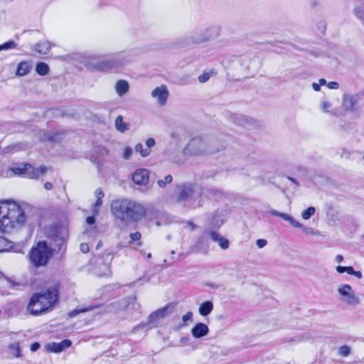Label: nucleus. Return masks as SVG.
<instances>
[{
  "label": "nucleus",
  "mask_w": 364,
  "mask_h": 364,
  "mask_svg": "<svg viewBox=\"0 0 364 364\" xmlns=\"http://www.w3.org/2000/svg\"><path fill=\"white\" fill-rule=\"evenodd\" d=\"M26 215L23 208L16 202L0 203V230L9 232L23 227Z\"/></svg>",
  "instance_id": "1"
},
{
  "label": "nucleus",
  "mask_w": 364,
  "mask_h": 364,
  "mask_svg": "<svg viewBox=\"0 0 364 364\" xmlns=\"http://www.w3.org/2000/svg\"><path fill=\"white\" fill-rule=\"evenodd\" d=\"M111 210L117 219L125 223L137 222L146 213V209L142 204L127 198L114 200Z\"/></svg>",
  "instance_id": "2"
},
{
  "label": "nucleus",
  "mask_w": 364,
  "mask_h": 364,
  "mask_svg": "<svg viewBox=\"0 0 364 364\" xmlns=\"http://www.w3.org/2000/svg\"><path fill=\"white\" fill-rule=\"evenodd\" d=\"M58 285L49 287L44 293L33 295L28 305V310L33 315H38L51 308L58 299Z\"/></svg>",
  "instance_id": "3"
},
{
  "label": "nucleus",
  "mask_w": 364,
  "mask_h": 364,
  "mask_svg": "<svg viewBox=\"0 0 364 364\" xmlns=\"http://www.w3.org/2000/svg\"><path fill=\"white\" fill-rule=\"evenodd\" d=\"M223 148L224 146H217V142L209 136H197L189 141L184 152L191 156H203L214 154Z\"/></svg>",
  "instance_id": "4"
},
{
  "label": "nucleus",
  "mask_w": 364,
  "mask_h": 364,
  "mask_svg": "<svg viewBox=\"0 0 364 364\" xmlns=\"http://www.w3.org/2000/svg\"><path fill=\"white\" fill-rule=\"evenodd\" d=\"M203 189L197 185L185 183L180 187L178 202L184 203V205L191 208H199L202 205Z\"/></svg>",
  "instance_id": "5"
},
{
  "label": "nucleus",
  "mask_w": 364,
  "mask_h": 364,
  "mask_svg": "<svg viewBox=\"0 0 364 364\" xmlns=\"http://www.w3.org/2000/svg\"><path fill=\"white\" fill-rule=\"evenodd\" d=\"M10 169L16 175L31 179H38L46 173L48 168L46 166L34 168L31 164L25 163L13 166Z\"/></svg>",
  "instance_id": "6"
},
{
  "label": "nucleus",
  "mask_w": 364,
  "mask_h": 364,
  "mask_svg": "<svg viewBox=\"0 0 364 364\" xmlns=\"http://www.w3.org/2000/svg\"><path fill=\"white\" fill-rule=\"evenodd\" d=\"M29 256L31 262L34 267L45 266L50 256L46 242H39L36 247L31 249Z\"/></svg>",
  "instance_id": "7"
},
{
  "label": "nucleus",
  "mask_w": 364,
  "mask_h": 364,
  "mask_svg": "<svg viewBox=\"0 0 364 364\" xmlns=\"http://www.w3.org/2000/svg\"><path fill=\"white\" fill-rule=\"evenodd\" d=\"M340 300L349 306H357L360 300L349 284H341L338 288Z\"/></svg>",
  "instance_id": "8"
},
{
  "label": "nucleus",
  "mask_w": 364,
  "mask_h": 364,
  "mask_svg": "<svg viewBox=\"0 0 364 364\" xmlns=\"http://www.w3.org/2000/svg\"><path fill=\"white\" fill-rule=\"evenodd\" d=\"M114 254L111 252H105L103 255V259H98L97 264L99 266L94 270L95 274L98 277H106L110 274V266L113 259Z\"/></svg>",
  "instance_id": "9"
},
{
  "label": "nucleus",
  "mask_w": 364,
  "mask_h": 364,
  "mask_svg": "<svg viewBox=\"0 0 364 364\" xmlns=\"http://www.w3.org/2000/svg\"><path fill=\"white\" fill-rule=\"evenodd\" d=\"M207 39L208 38H205L201 31H200L178 41L177 45L180 48H188L193 46L206 42Z\"/></svg>",
  "instance_id": "10"
},
{
  "label": "nucleus",
  "mask_w": 364,
  "mask_h": 364,
  "mask_svg": "<svg viewBox=\"0 0 364 364\" xmlns=\"http://www.w3.org/2000/svg\"><path fill=\"white\" fill-rule=\"evenodd\" d=\"M267 213L271 214L272 215L280 217L283 220L288 221L294 228L301 229L303 231L307 233H313V229L304 227L302 224L295 220L291 215L287 213H280L274 209L269 210Z\"/></svg>",
  "instance_id": "11"
},
{
  "label": "nucleus",
  "mask_w": 364,
  "mask_h": 364,
  "mask_svg": "<svg viewBox=\"0 0 364 364\" xmlns=\"http://www.w3.org/2000/svg\"><path fill=\"white\" fill-rule=\"evenodd\" d=\"M121 65L122 63L119 60L114 58L92 63V69L97 71H107Z\"/></svg>",
  "instance_id": "12"
},
{
  "label": "nucleus",
  "mask_w": 364,
  "mask_h": 364,
  "mask_svg": "<svg viewBox=\"0 0 364 364\" xmlns=\"http://www.w3.org/2000/svg\"><path fill=\"white\" fill-rule=\"evenodd\" d=\"M133 182L139 186H146L149 181V171L146 168H138L132 174Z\"/></svg>",
  "instance_id": "13"
},
{
  "label": "nucleus",
  "mask_w": 364,
  "mask_h": 364,
  "mask_svg": "<svg viewBox=\"0 0 364 364\" xmlns=\"http://www.w3.org/2000/svg\"><path fill=\"white\" fill-rule=\"evenodd\" d=\"M127 301L125 299H121L104 306V309L101 312L118 314L124 311L127 307Z\"/></svg>",
  "instance_id": "14"
},
{
  "label": "nucleus",
  "mask_w": 364,
  "mask_h": 364,
  "mask_svg": "<svg viewBox=\"0 0 364 364\" xmlns=\"http://www.w3.org/2000/svg\"><path fill=\"white\" fill-rule=\"evenodd\" d=\"M174 305L172 304H168L163 308H161L151 314L149 316V323H155L159 319L163 318L167 315H168L171 312V310H173Z\"/></svg>",
  "instance_id": "15"
},
{
  "label": "nucleus",
  "mask_w": 364,
  "mask_h": 364,
  "mask_svg": "<svg viewBox=\"0 0 364 364\" xmlns=\"http://www.w3.org/2000/svg\"><path fill=\"white\" fill-rule=\"evenodd\" d=\"M151 97L156 99L158 103L163 106L166 103L168 97V91L167 87L166 85H161L160 87H156L151 92Z\"/></svg>",
  "instance_id": "16"
},
{
  "label": "nucleus",
  "mask_w": 364,
  "mask_h": 364,
  "mask_svg": "<svg viewBox=\"0 0 364 364\" xmlns=\"http://www.w3.org/2000/svg\"><path fill=\"white\" fill-rule=\"evenodd\" d=\"M53 234V240L54 242V250L60 249L65 240V230L63 228H55L51 230Z\"/></svg>",
  "instance_id": "17"
},
{
  "label": "nucleus",
  "mask_w": 364,
  "mask_h": 364,
  "mask_svg": "<svg viewBox=\"0 0 364 364\" xmlns=\"http://www.w3.org/2000/svg\"><path fill=\"white\" fill-rule=\"evenodd\" d=\"M72 345V341L65 339L60 343L53 342L47 346L48 350L52 353H58L68 348Z\"/></svg>",
  "instance_id": "18"
},
{
  "label": "nucleus",
  "mask_w": 364,
  "mask_h": 364,
  "mask_svg": "<svg viewBox=\"0 0 364 364\" xmlns=\"http://www.w3.org/2000/svg\"><path fill=\"white\" fill-rule=\"evenodd\" d=\"M191 332L195 338H200L208 334L209 328L206 324L199 322L191 328Z\"/></svg>",
  "instance_id": "19"
},
{
  "label": "nucleus",
  "mask_w": 364,
  "mask_h": 364,
  "mask_svg": "<svg viewBox=\"0 0 364 364\" xmlns=\"http://www.w3.org/2000/svg\"><path fill=\"white\" fill-rule=\"evenodd\" d=\"M360 96L355 95H345L343 99V105L345 109L351 110L358 103Z\"/></svg>",
  "instance_id": "20"
},
{
  "label": "nucleus",
  "mask_w": 364,
  "mask_h": 364,
  "mask_svg": "<svg viewBox=\"0 0 364 364\" xmlns=\"http://www.w3.org/2000/svg\"><path fill=\"white\" fill-rule=\"evenodd\" d=\"M209 235L210 239L213 242H217L222 250H225L228 249L230 246V242L228 240H227L225 237H224L223 236H222L220 234L215 231H210Z\"/></svg>",
  "instance_id": "21"
},
{
  "label": "nucleus",
  "mask_w": 364,
  "mask_h": 364,
  "mask_svg": "<svg viewBox=\"0 0 364 364\" xmlns=\"http://www.w3.org/2000/svg\"><path fill=\"white\" fill-rule=\"evenodd\" d=\"M226 220V214L225 211H216L212 218L211 225L213 227H221Z\"/></svg>",
  "instance_id": "22"
},
{
  "label": "nucleus",
  "mask_w": 364,
  "mask_h": 364,
  "mask_svg": "<svg viewBox=\"0 0 364 364\" xmlns=\"http://www.w3.org/2000/svg\"><path fill=\"white\" fill-rule=\"evenodd\" d=\"M234 122L246 128H249L254 124V121L251 118L241 114H237L234 117Z\"/></svg>",
  "instance_id": "23"
},
{
  "label": "nucleus",
  "mask_w": 364,
  "mask_h": 364,
  "mask_svg": "<svg viewBox=\"0 0 364 364\" xmlns=\"http://www.w3.org/2000/svg\"><path fill=\"white\" fill-rule=\"evenodd\" d=\"M32 68V65L28 61H22L17 65L16 75L17 76H24L28 74Z\"/></svg>",
  "instance_id": "24"
},
{
  "label": "nucleus",
  "mask_w": 364,
  "mask_h": 364,
  "mask_svg": "<svg viewBox=\"0 0 364 364\" xmlns=\"http://www.w3.org/2000/svg\"><path fill=\"white\" fill-rule=\"evenodd\" d=\"M129 89V85L127 80H119L115 84V90L119 97L124 95Z\"/></svg>",
  "instance_id": "25"
},
{
  "label": "nucleus",
  "mask_w": 364,
  "mask_h": 364,
  "mask_svg": "<svg viewBox=\"0 0 364 364\" xmlns=\"http://www.w3.org/2000/svg\"><path fill=\"white\" fill-rule=\"evenodd\" d=\"M96 201L93 205L92 212L94 215H97L99 213L100 207L102 204V198L105 196L103 191L101 188H97L95 191Z\"/></svg>",
  "instance_id": "26"
},
{
  "label": "nucleus",
  "mask_w": 364,
  "mask_h": 364,
  "mask_svg": "<svg viewBox=\"0 0 364 364\" xmlns=\"http://www.w3.org/2000/svg\"><path fill=\"white\" fill-rule=\"evenodd\" d=\"M102 307V306L101 304H96V305H89L86 307H84V308H80V309H74L71 311H70L68 313V316L70 318H73L75 317V316L78 315L80 313H85V312H87V311H93L96 309H99V308H101Z\"/></svg>",
  "instance_id": "27"
},
{
  "label": "nucleus",
  "mask_w": 364,
  "mask_h": 364,
  "mask_svg": "<svg viewBox=\"0 0 364 364\" xmlns=\"http://www.w3.org/2000/svg\"><path fill=\"white\" fill-rule=\"evenodd\" d=\"M205 38H208L207 41L218 37L220 34V29L217 26H212L203 31H201Z\"/></svg>",
  "instance_id": "28"
},
{
  "label": "nucleus",
  "mask_w": 364,
  "mask_h": 364,
  "mask_svg": "<svg viewBox=\"0 0 364 364\" xmlns=\"http://www.w3.org/2000/svg\"><path fill=\"white\" fill-rule=\"evenodd\" d=\"M213 309V304L210 301L203 302L199 306V313L203 316L209 315Z\"/></svg>",
  "instance_id": "29"
},
{
  "label": "nucleus",
  "mask_w": 364,
  "mask_h": 364,
  "mask_svg": "<svg viewBox=\"0 0 364 364\" xmlns=\"http://www.w3.org/2000/svg\"><path fill=\"white\" fill-rule=\"evenodd\" d=\"M50 43L47 41H43L35 46V50L40 54H47L50 49Z\"/></svg>",
  "instance_id": "30"
},
{
  "label": "nucleus",
  "mask_w": 364,
  "mask_h": 364,
  "mask_svg": "<svg viewBox=\"0 0 364 364\" xmlns=\"http://www.w3.org/2000/svg\"><path fill=\"white\" fill-rule=\"evenodd\" d=\"M49 66L43 62H40L36 64V71L42 76L47 75L49 73Z\"/></svg>",
  "instance_id": "31"
},
{
  "label": "nucleus",
  "mask_w": 364,
  "mask_h": 364,
  "mask_svg": "<svg viewBox=\"0 0 364 364\" xmlns=\"http://www.w3.org/2000/svg\"><path fill=\"white\" fill-rule=\"evenodd\" d=\"M12 247L11 242L4 237H0V252L9 251Z\"/></svg>",
  "instance_id": "32"
},
{
  "label": "nucleus",
  "mask_w": 364,
  "mask_h": 364,
  "mask_svg": "<svg viewBox=\"0 0 364 364\" xmlns=\"http://www.w3.org/2000/svg\"><path fill=\"white\" fill-rule=\"evenodd\" d=\"M14 305L13 304H8L7 305L2 306L0 309V317H9L13 315V313H9L8 311L11 310Z\"/></svg>",
  "instance_id": "33"
},
{
  "label": "nucleus",
  "mask_w": 364,
  "mask_h": 364,
  "mask_svg": "<svg viewBox=\"0 0 364 364\" xmlns=\"http://www.w3.org/2000/svg\"><path fill=\"white\" fill-rule=\"evenodd\" d=\"M115 127L117 130L121 132H124L128 128L127 124L123 121V117L122 116H118L115 119Z\"/></svg>",
  "instance_id": "34"
},
{
  "label": "nucleus",
  "mask_w": 364,
  "mask_h": 364,
  "mask_svg": "<svg viewBox=\"0 0 364 364\" xmlns=\"http://www.w3.org/2000/svg\"><path fill=\"white\" fill-rule=\"evenodd\" d=\"M203 194H205L207 197H220L223 196V192L220 189L218 188H211V189H206L205 192H203Z\"/></svg>",
  "instance_id": "35"
},
{
  "label": "nucleus",
  "mask_w": 364,
  "mask_h": 364,
  "mask_svg": "<svg viewBox=\"0 0 364 364\" xmlns=\"http://www.w3.org/2000/svg\"><path fill=\"white\" fill-rule=\"evenodd\" d=\"M135 151L141 154L142 157H146L151 154V150L149 149H144L141 143H138L135 146Z\"/></svg>",
  "instance_id": "36"
},
{
  "label": "nucleus",
  "mask_w": 364,
  "mask_h": 364,
  "mask_svg": "<svg viewBox=\"0 0 364 364\" xmlns=\"http://www.w3.org/2000/svg\"><path fill=\"white\" fill-rule=\"evenodd\" d=\"M354 14L364 23V3L354 9Z\"/></svg>",
  "instance_id": "37"
},
{
  "label": "nucleus",
  "mask_w": 364,
  "mask_h": 364,
  "mask_svg": "<svg viewBox=\"0 0 364 364\" xmlns=\"http://www.w3.org/2000/svg\"><path fill=\"white\" fill-rule=\"evenodd\" d=\"M350 347L346 345L342 346L338 349V354L343 357L348 356L350 354Z\"/></svg>",
  "instance_id": "38"
},
{
  "label": "nucleus",
  "mask_w": 364,
  "mask_h": 364,
  "mask_svg": "<svg viewBox=\"0 0 364 364\" xmlns=\"http://www.w3.org/2000/svg\"><path fill=\"white\" fill-rule=\"evenodd\" d=\"M9 348H10V350H11L12 354L16 358H19L21 356V349H20L18 343H14L11 344Z\"/></svg>",
  "instance_id": "39"
},
{
  "label": "nucleus",
  "mask_w": 364,
  "mask_h": 364,
  "mask_svg": "<svg viewBox=\"0 0 364 364\" xmlns=\"http://www.w3.org/2000/svg\"><path fill=\"white\" fill-rule=\"evenodd\" d=\"M173 181V177L171 175H167L164 179H160L157 181V184L160 188H164L168 183H171Z\"/></svg>",
  "instance_id": "40"
},
{
  "label": "nucleus",
  "mask_w": 364,
  "mask_h": 364,
  "mask_svg": "<svg viewBox=\"0 0 364 364\" xmlns=\"http://www.w3.org/2000/svg\"><path fill=\"white\" fill-rule=\"evenodd\" d=\"M316 212V209L314 207H309L306 210H305L301 216L304 220H309Z\"/></svg>",
  "instance_id": "41"
},
{
  "label": "nucleus",
  "mask_w": 364,
  "mask_h": 364,
  "mask_svg": "<svg viewBox=\"0 0 364 364\" xmlns=\"http://www.w3.org/2000/svg\"><path fill=\"white\" fill-rule=\"evenodd\" d=\"M17 47V44L14 41H9L0 45V50L14 49Z\"/></svg>",
  "instance_id": "42"
},
{
  "label": "nucleus",
  "mask_w": 364,
  "mask_h": 364,
  "mask_svg": "<svg viewBox=\"0 0 364 364\" xmlns=\"http://www.w3.org/2000/svg\"><path fill=\"white\" fill-rule=\"evenodd\" d=\"M182 321H183V323L182 325H181V326H186V323L187 321L192 322L193 321V313L191 311L187 312L186 314L183 316Z\"/></svg>",
  "instance_id": "43"
},
{
  "label": "nucleus",
  "mask_w": 364,
  "mask_h": 364,
  "mask_svg": "<svg viewBox=\"0 0 364 364\" xmlns=\"http://www.w3.org/2000/svg\"><path fill=\"white\" fill-rule=\"evenodd\" d=\"M132 153H133L132 149L129 146H127L124 150V153L122 154V158L125 160H128L130 159Z\"/></svg>",
  "instance_id": "44"
},
{
  "label": "nucleus",
  "mask_w": 364,
  "mask_h": 364,
  "mask_svg": "<svg viewBox=\"0 0 364 364\" xmlns=\"http://www.w3.org/2000/svg\"><path fill=\"white\" fill-rule=\"evenodd\" d=\"M331 105L327 101H322L321 102V109L324 112H328V109L331 107Z\"/></svg>",
  "instance_id": "45"
},
{
  "label": "nucleus",
  "mask_w": 364,
  "mask_h": 364,
  "mask_svg": "<svg viewBox=\"0 0 364 364\" xmlns=\"http://www.w3.org/2000/svg\"><path fill=\"white\" fill-rule=\"evenodd\" d=\"M210 79V74L208 73H204L198 77V80L200 82H205Z\"/></svg>",
  "instance_id": "46"
},
{
  "label": "nucleus",
  "mask_w": 364,
  "mask_h": 364,
  "mask_svg": "<svg viewBox=\"0 0 364 364\" xmlns=\"http://www.w3.org/2000/svg\"><path fill=\"white\" fill-rule=\"evenodd\" d=\"M132 241H139L141 237V234L139 232H135L130 234Z\"/></svg>",
  "instance_id": "47"
},
{
  "label": "nucleus",
  "mask_w": 364,
  "mask_h": 364,
  "mask_svg": "<svg viewBox=\"0 0 364 364\" xmlns=\"http://www.w3.org/2000/svg\"><path fill=\"white\" fill-rule=\"evenodd\" d=\"M9 282V279L0 274V289L6 286Z\"/></svg>",
  "instance_id": "48"
},
{
  "label": "nucleus",
  "mask_w": 364,
  "mask_h": 364,
  "mask_svg": "<svg viewBox=\"0 0 364 364\" xmlns=\"http://www.w3.org/2000/svg\"><path fill=\"white\" fill-rule=\"evenodd\" d=\"M145 144H146V146H147L146 149H150L151 148H152L155 146L156 141H155L154 139L149 138L146 139Z\"/></svg>",
  "instance_id": "49"
},
{
  "label": "nucleus",
  "mask_w": 364,
  "mask_h": 364,
  "mask_svg": "<svg viewBox=\"0 0 364 364\" xmlns=\"http://www.w3.org/2000/svg\"><path fill=\"white\" fill-rule=\"evenodd\" d=\"M45 138H46L48 141L51 142H55L57 140V138L58 136V134H45Z\"/></svg>",
  "instance_id": "50"
},
{
  "label": "nucleus",
  "mask_w": 364,
  "mask_h": 364,
  "mask_svg": "<svg viewBox=\"0 0 364 364\" xmlns=\"http://www.w3.org/2000/svg\"><path fill=\"white\" fill-rule=\"evenodd\" d=\"M267 244V241L264 239H258L256 241V245L259 248H263Z\"/></svg>",
  "instance_id": "51"
},
{
  "label": "nucleus",
  "mask_w": 364,
  "mask_h": 364,
  "mask_svg": "<svg viewBox=\"0 0 364 364\" xmlns=\"http://www.w3.org/2000/svg\"><path fill=\"white\" fill-rule=\"evenodd\" d=\"M80 248L81 252L83 253H87L90 251V247L87 243H82Z\"/></svg>",
  "instance_id": "52"
},
{
  "label": "nucleus",
  "mask_w": 364,
  "mask_h": 364,
  "mask_svg": "<svg viewBox=\"0 0 364 364\" xmlns=\"http://www.w3.org/2000/svg\"><path fill=\"white\" fill-rule=\"evenodd\" d=\"M329 89L337 90L339 88V84L337 82H330L327 84Z\"/></svg>",
  "instance_id": "53"
},
{
  "label": "nucleus",
  "mask_w": 364,
  "mask_h": 364,
  "mask_svg": "<svg viewBox=\"0 0 364 364\" xmlns=\"http://www.w3.org/2000/svg\"><path fill=\"white\" fill-rule=\"evenodd\" d=\"M41 347V345L38 342H35L31 345L30 349L32 352H36Z\"/></svg>",
  "instance_id": "54"
},
{
  "label": "nucleus",
  "mask_w": 364,
  "mask_h": 364,
  "mask_svg": "<svg viewBox=\"0 0 364 364\" xmlns=\"http://www.w3.org/2000/svg\"><path fill=\"white\" fill-rule=\"evenodd\" d=\"M86 222L88 225H92L95 223V217L94 216H90V217H87V219H86Z\"/></svg>",
  "instance_id": "55"
},
{
  "label": "nucleus",
  "mask_w": 364,
  "mask_h": 364,
  "mask_svg": "<svg viewBox=\"0 0 364 364\" xmlns=\"http://www.w3.org/2000/svg\"><path fill=\"white\" fill-rule=\"evenodd\" d=\"M346 267H343V266H338L336 267V271L340 273V274H342V273H344L346 272Z\"/></svg>",
  "instance_id": "56"
},
{
  "label": "nucleus",
  "mask_w": 364,
  "mask_h": 364,
  "mask_svg": "<svg viewBox=\"0 0 364 364\" xmlns=\"http://www.w3.org/2000/svg\"><path fill=\"white\" fill-rule=\"evenodd\" d=\"M44 188L46 189V190H51L53 188V184L52 183L50 182H46L44 183Z\"/></svg>",
  "instance_id": "57"
},
{
  "label": "nucleus",
  "mask_w": 364,
  "mask_h": 364,
  "mask_svg": "<svg viewBox=\"0 0 364 364\" xmlns=\"http://www.w3.org/2000/svg\"><path fill=\"white\" fill-rule=\"evenodd\" d=\"M312 87L313 89L315 90V91H319L321 90V87H320V85L319 84H317L316 82H314L312 84Z\"/></svg>",
  "instance_id": "58"
},
{
  "label": "nucleus",
  "mask_w": 364,
  "mask_h": 364,
  "mask_svg": "<svg viewBox=\"0 0 364 364\" xmlns=\"http://www.w3.org/2000/svg\"><path fill=\"white\" fill-rule=\"evenodd\" d=\"M195 249H196V248H195L194 247H191V250H190L188 252H187L186 254H184V253L180 254V257H186L188 255H189L190 253L195 252Z\"/></svg>",
  "instance_id": "59"
},
{
  "label": "nucleus",
  "mask_w": 364,
  "mask_h": 364,
  "mask_svg": "<svg viewBox=\"0 0 364 364\" xmlns=\"http://www.w3.org/2000/svg\"><path fill=\"white\" fill-rule=\"evenodd\" d=\"M353 268L352 267H346V272L348 274L352 275L353 273Z\"/></svg>",
  "instance_id": "60"
},
{
  "label": "nucleus",
  "mask_w": 364,
  "mask_h": 364,
  "mask_svg": "<svg viewBox=\"0 0 364 364\" xmlns=\"http://www.w3.org/2000/svg\"><path fill=\"white\" fill-rule=\"evenodd\" d=\"M287 179L289 180L290 181H291L293 183H294L296 186H299V182L294 178L288 176Z\"/></svg>",
  "instance_id": "61"
},
{
  "label": "nucleus",
  "mask_w": 364,
  "mask_h": 364,
  "mask_svg": "<svg viewBox=\"0 0 364 364\" xmlns=\"http://www.w3.org/2000/svg\"><path fill=\"white\" fill-rule=\"evenodd\" d=\"M352 275L355 276L356 277L360 279L362 277V273L359 271H355L353 270V273Z\"/></svg>",
  "instance_id": "62"
},
{
  "label": "nucleus",
  "mask_w": 364,
  "mask_h": 364,
  "mask_svg": "<svg viewBox=\"0 0 364 364\" xmlns=\"http://www.w3.org/2000/svg\"><path fill=\"white\" fill-rule=\"evenodd\" d=\"M343 260V257L341 255H338L336 257V261L338 262V263H340Z\"/></svg>",
  "instance_id": "63"
},
{
  "label": "nucleus",
  "mask_w": 364,
  "mask_h": 364,
  "mask_svg": "<svg viewBox=\"0 0 364 364\" xmlns=\"http://www.w3.org/2000/svg\"><path fill=\"white\" fill-rule=\"evenodd\" d=\"M170 136L172 138V139H178L179 138L178 134H176V132H172L170 135Z\"/></svg>",
  "instance_id": "64"
}]
</instances>
